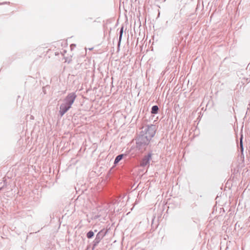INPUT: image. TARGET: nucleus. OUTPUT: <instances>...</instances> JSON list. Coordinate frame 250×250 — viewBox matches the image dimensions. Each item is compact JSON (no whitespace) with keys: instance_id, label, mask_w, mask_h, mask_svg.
<instances>
[{"instance_id":"nucleus-10","label":"nucleus","mask_w":250,"mask_h":250,"mask_svg":"<svg viewBox=\"0 0 250 250\" xmlns=\"http://www.w3.org/2000/svg\"><path fill=\"white\" fill-rule=\"evenodd\" d=\"M242 139H243V137H242V136H241L240 139V145L241 146V150L243 151L244 148H243V146Z\"/></svg>"},{"instance_id":"nucleus-4","label":"nucleus","mask_w":250,"mask_h":250,"mask_svg":"<svg viewBox=\"0 0 250 250\" xmlns=\"http://www.w3.org/2000/svg\"><path fill=\"white\" fill-rule=\"evenodd\" d=\"M105 234L103 230L100 231L96 235V238L92 242V249L95 248V247L98 245L101 240L103 238Z\"/></svg>"},{"instance_id":"nucleus-3","label":"nucleus","mask_w":250,"mask_h":250,"mask_svg":"<svg viewBox=\"0 0 250 250\" xmlns=\"http://www.w3.org/2000/svg\"><path fill=\"white\" fill-rule=\"evenodd\" d=\"M157 127L154 125H150L143 126L140 133L147 136L148 138L151 139L155 134Z\"/></svg>"},{"instance_id":"nucleus-1","label":"nucleus","mask_w":250,"mask_h":250,"mask_svg":"<svg viewBox=\"0 0 250 250\" xmlns=\"http://www.w3.org/2000/svg\"><path fill=\"white\" fill-rule=\"evenodd\" d=\"M76 97L77 95L75 92H71L65 97L60 106L59 114L61 117H62L71 108Z\"/></svg>"},{"instance_id":"nucleus-9","label":"nucleus","mask_w":250,"mask_h":250,"mask_svg":"<svg viewBox=\"0 0 250 250\" xmlns=\"http://www.w3.org/2000/svg\"><path fill=\"white\" fill-rule=\"evenodd\" d=\"M94 233L93 231L90 230L86 234V237L88 238H91L94 236Z\"/></svg>"},{"instance_id":"nucleus-8","label":"nucleus","mask_w":250,"mask_h":250,"mask_svg":"<svg viewBox=\"0 0 250 250\" xmlns=\"http://www.w3.org/2000/svg\"><path fill=\"white\" fill-rule=\"evenodd\" d=\"M123 29H124V27L122 26L120 30V36H119V42H118L119 44H120V42L122 40V35L123 34Z\"/></svg>"},{"instance_id":"nucleus-5","label":"nucleus","mask_w":250,"mask_h":250,"mask_svg":"<svg viewBox=\"0 0 250 250\" xmlns=\"http://www.w3.org/2000/svg\"><path fill=\"white\" fill-rule=\"evenodd\" d=\"M151 159V154L150 153H148L147 155L145 156L140 162V166L144 167L149 165V161Z\"/></svg>"},{"instance_id":"nucleus-7","label":"nucleus","mask_w":250,"mask_h":250,"mask_svg":"<svg viewBox=\"0 0 250 250\" xmlns=\"http://www.w3.org/2000/svg\"><path fill=\"white\" fill-rule=\"evenodd\" d=\"M159 111V107L157 105H153L151 107V113L152 114H156L158 113Z\"/></svg>"},{"instance_id":"nucleus-13","label":"nucleus","mask_w":250,"mask_h":250,"mask_svg":"<svg viewBox=\"0 0 250 250\" xmlns=\"http://www.w3.org/2000/svg\"><path fill=\"white\" fill-rule=\"evenodd\" d=\"M74 46H75V44H72L71 45V49H72V47H74Z\"/></svg>"},{"instance_id":"nucleus-14","label":"nucleus","mask_w":250,"mask_h":250,"mask_svg":"<svg viewBox=\"0 0 250 250\" xmlns=\"http://www.w3.org/2000/svg\"><path fill=\"white\" fill-rule=\"evenodd\" d=\"M55 54H56V55H58V54H59V53L56 52V53H55Z\"/></svg>"},{"instance_id":"nucleus-11","label":"nucleus","mask_w":250,"mask_h":250,"mask_svg":"<svg viewBox=\"0 0 250 250\" xmlns=\"http://www.w3.org/2000/svg\"><path fill=\"white\" fill-rule=\"evenodd\" d=\"M66 52V51L65 50H63L62 51H61V53L62 55H64V53H65Z\"/></svg>"},{"instance_id":"nucleus-2","label":"nucleus","mask_w":250,"mask_h":250,"mask_svg":"<svg viewBox=\"0 0 250 250\" xmlns=\"http://www.w3.org/2000/svg\"><path fill=\"white\" fill-rule=\"evenodd\" d=\"M151 139L148 138L147 136L140 133L136 140L137 147L139 150L145 149L146 147L149 144Z\"/></svg>"},{"instance_id":"nucleus-6","label":"nucleus","mask_w":250,"mask_h":250,"mask_svg":"<svg viewBox=\"0 0 250 250\" xmlns=\"http://www.w3.org/2000/svg\"><path fill=\"white\" fill-rule=\"evenodd\" d=\"M126 155V154H121L117 156L115 159L114 164L116 165Z\"/></svg>"},{"instance_id":"nucleus-12","label":"nucleus","mask_w":250,"mask_h":250,"mask_svg":"<svg viewBox=\"0 0 250 250\" xmlns=\"http://www.w3.org/2000/svg\"><path fill=\"white\" fill-rule=\"evenodd\" d=\"M74 46H75V44H72L71 45V49H72V47H74Z\"/></svg>"}]
</instances>
